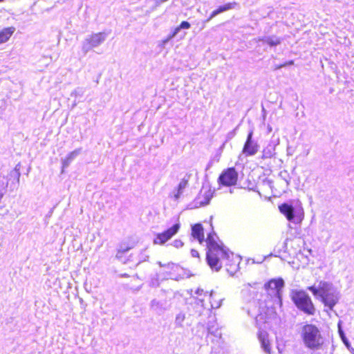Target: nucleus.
<instances>
[{"label":"nucleus","instance_id":"obj_1","mask_svg":"<svg viewBox=\"0 0 354 354\" xmlns=\"http://www.w3.org/2000/svg\"><path fill=\"white\" fill-rule=\"evenodd\" d=\"M207 245L206 259L208 265L218 271L230 250L224 245L214 232H209L205 239Z\"/></svg>","mask_w":354,"mask_h":354},{"label":"nucleus","instance_id":"obj_2","mask_svg":"<svg viewBox=\"0 0 354 354\" xmlns=\"http://www.w3.org/2000/svg\"><path fill=\"white\" fill-rule=\"evenodd\" d=\"M301 339L306 348L312 351H324L327 340L321 329L313 324L306 323L301 328Z\"/></svg>","mask_w":354,"mask_h":354},{"label":"nucleus","instance_id":"obj_3","mask_svg":"<svg viewBox=\"0 0 354 354\" xmlns=\"http://www.w3.org/2000/svg\"><path fill=\"white\" fill-rule=\"evenodd\" d=\"M277 316V313L274 308L271 306L262 309V310L256 317V323L259 328L258 337L261 343V346L263 350L268 353H270L271 344L268 339V333L264 330H261V324L268 323L271 320L276 319Z\"/></svg>","mask_w":354,"mask_h":354},{"label":"nucleus","instance_id":"obj_4","mask_svg":"<svg viewBox=\"0 0 354 354\" xmlns=\"http://www.w3.org/2000/svg\"><path fill=\"white\" fill-rule=\"evenodd\" d=\"M291 299L296 307L307 315H314L315 306L311 297L304 290H295L291 293Z\"/></svg>","mask_w":354,"mask_h":354},{"label":"nucleus","instance_id":"obj_5","mask_svg":"<svg viewBox=\"0 0 354 354\" xmlns=\"http://www.w3.org/2000/svg\"><path fill=\"white\" fill-rule=\"evenodd\" d=\"M203 290H197L198 294L203 295V297L200 298L199 300L202 302L203 306L216 309L221 306L223 297L219 293L212 290L205 292L203 295Z\"/></svg>","mask_w":354,"mask_h":354},{"label":"nucleus","instance_id":"obj_6","mask_svg":"<svg viewBox=\"0 0 354 354\" xmlns=\"http://www.w3.org/2000/svg\"><path fill=\"white\" fill-rule=\"evenodd\" d=\"M239 174L234 167L225 169L219 175L217 182L221 187H232L236 185Z\"/></svg>","mask_w":354,"mask_h":354},{"label":"nucleus","instance_id":"obj_7","mask_svg":"<svg viewBox=\"0 0 354 354\" xmlns=\"http://www.w3.org/2000/svg\"><path fill=\"white\" fill-rule=\"evenodd\" d=\"M180 228V224L176 223L163 232L156 234L153 239V243L154 245H163L178 232Z\"/></svg>","mask_w":354,"mask_h":354},{"label":"nucleus","instance_id":"obj_8","mask_svg":"<svg viewBox=\"0 0 354 354\" xmlns=\"http://www.w3.org/2000/svg\"><path fill=\"white\" fill-rule=\"evenodd\" d=\"M138 243V241L133 239L129 238L127 241L122 242L116 253V257L123 263H127L129 261H133V259H126L125 254L130 250L134 248Z\"/></svg>","mask_w":354,"mask_h":354},{"label":"nucleus","instance_id":"obj_9","mask_svg":"<svg viewBox=\"0 0 354 354\" xmlns=\"http://www.w3.org/2000/svg\"><path fill=\"white\" fill-rule=\"evenodd\" d=\"M284 286L283 280L281 278L272 279L264 285V289L268 295L280 297V292Z\"/></svg>","mask_w":354,"mask_h":354},{"label":"nucleus","instance_id":"obj_10","mask_svg":"<svg viewBox=\"0 0 354 354\" xmlns=\"http://www.w3.org/2000/svg\"><path fill=\"white\" fill-rule=\"evenodd\" d=\"M239 258L230 251L222 263V267H225L227 272H229L230 274L233 275L239 270Z\"/></svg>","mask_w":354,"mask_h":354},{"label":"nucleus","instance_id":"obj_11","mask_svg":"<svg viewBox=\"0 0 354 354\" xmlns=\"http://www.w3.org/2000/svg\"><path fill=\"white\" fill-rule=\"evenodd\" d=\"M252 135L253 131H250L242 149L243 153L247 156L254 155L259 150L258 145L252 140Z\"/></svg>","mask_w":354,"mask_h":354},{"label":"nucleus","instance_id":"obj_12","mask_svg":"<svg viewBox=\"0 0 354 354\" xmlns=\"http://www.w3.org/2000/svg\"><path fill=\"white\" fill-rule=\"evenodd\" d=\"M307 289L310 290L314 296H318L320 297L330 291L332 290V287L330 283L325 281H320L317 286L313 285L308 286Z\"/></svg>","mask_w":354,"mask_h":354},{"label":"nucleus","instance_id":"obj_13","mask_svg":"<svg viewBox=\"0 0 354 354\" xmlns=\"http://www.w3.org/2000/svg\"><path fill=\"white\" fill-rule=\"evenodd\" d=\"M320 299L324 306L328 307L330 310H332L333 307L338 302V297L333 290L320 297Z\"/></svg>","mask_w":354,"mask_h":354},{"label":"nucleus","instance_id":"obj_14","mask_svg":"<svg viewBox=\"0 0 354 354\" xmlns=\"http://www.w3.org/2000/svg\"><path fill=\"white\" fill-rule=\"evenodd\" d=\"M191 235L201 244L205 241L204 228L201 223H195L192 226Z\"/></svg>","mask_w":354,"mask_h":354},{"label":"nucleus","instance_id":"obj_15","mask_svg":"<svg viewBox=\"0 0 354 354\" xmlns=\"http://www.w3.org/2000/svg\"><path fill=\"white\" fill-rule=\"evenodd\" d=\"M237 6V3L235 1L228 2L225 3L224 5L219 6L216 9L214 10L209 17L207 18V21L211 20L212 18L218 15L221 12H224L228 11L230 10L234 9Z\"/></svg>","mask_w":354,"mask_h":354},{"label":"nucleus","instance_id":"obj_16","mask_svg":"<svg viewBox=\"0 0 354 354\" xmlns=\"http://www.w3.org/2000/svg\"><path fill=\"white\" fill-rule=\"evenodd\" d=\"M279 209L288 221H292L294 218V208L292 205L287 203H282L279 206Z\"/></svg>","mask_w":354,"mask_h":354},{"label":"nucleus","instance_id":"obj_17","mask_svg":"<svg viewBox=\"0 0 354 354\" xmlns=\"http://www.w3.org/2000/svg\"><path fill=\"white\" fill-rule=\"evenodd\" d=\"M105 39L104 34L103 32H98L92 35L90 38L87 40L89 48H93L100 45Z\"/></svg>","mask_w":354,"mask_h":354},{"label":"nucleus","instance_id":"obj_18","mask_svg":"<svg viewBox=\"0 0 354 354\" xmlns=\"http://www.w3.org/2000/svg\"><path fill=\"white\" fill-rule=\"evenodd\" d=\"M15 27L4 28L0 30V44L6 42L15 32Z\"/></svg>","mask_w":354,"mask_h":354},{"label":"nucleus","instance_id":"obj_19","mask_svg":"<svg viewBox=\"0 0 354 354\" xmlns=\"http://www.w3.org/2000/svg\"><path fill=\"white\" fill-rule=\"evenodd\" d=\"M259 40L270 46H276L281 43V39L277 37H262Z\"/></svg>","mask_w":354,"mask_h":354},{"label":"nucleus","instance_id":"obj_20","mask_svg":"<svg viewBox=\"0 0 354 354\" xmlns=\"http://www.w3.org/2000/svg\"><path fill=\"white\" fill-rule=\"evenodd\" d=\"M191 25L188 21H183L180 23V24L176 27L173 32L171 34L170 37H174L181 29H189Z\"/></svg>","mask_w":354,"mask_h":354},{"label":"nucleus","instance_id":"obj_21","mask_svg":"<svg viewBox=\"0 0 354 354\" xmlns=\"http://www.w3.org/2000/svg\"><path fill=\"white\" fill-rule=\"evenodd\" d=\"M190 175L188 176L187 178H183L180 181L178 185V193L180 194L183 190L187 186L189 183V178Z\"/></svg>","mask_w":354,"mask_h":354},{"label":"nucleus","instance_id":"obj_22","mask_svg":"<svg viewBox=\"0 0 354 354\" xmlns=\"http://www.w3.org/2000/svg\"><path fill=\"white\" fill-rule=\"evenodd\" d=\"M292 64H294V61L293 60H290V61L284 62V63H283L281 64H279V65H275L274 66V70L276 71V70L280 69L282 67H285V66H289V65H292Z\"/></svg>","mask_w":354,"mask_h":354},{"label":"nucleus","instance_id":"obj_23","mask_svg":"<svg viewBox=\"0 0 354 354\" xmlns=\"http://www.w3.org/2000/svg\"><path fill=\"white\" fill-rule=\"evenodd\" d=\"M190 252H191V255L193 258H196L198 259H200V254L197 250L192 249Z\"/></svg>","mask_w":354,"mask_h":354},{"label":"nucleus","instance_id":"obj_24","mask_svg":"<svg viewBox=\"0 0 354 354\" xmlns=\"http://www.w3.org/2000/svg\"><path fill=\"white\" fill-rule=\"evenodd\" d=\"M183 242L180 239H176L174 241V245L177 248L183 247Z\"/></svg>","mask_w":354,"mask_h":354},{"label":"nucleus","instance_id":"obj_25","mask_svg":"<svg viewBox=\"0 0 354 354\" xmlns=\"http://www.w3.org/2000/svg\"><path fill=\"white\" fill-rule=\"evenodd\" d=\"M3 194L0 192V201L3 198Z\"/></svg>","mask_w":354,"mask_h":354},{"label":"nucleus","instance_id":"obj_26","mask_svg":"<svg viewBox=\"0 0 354 354\" xmlns=\"http://www.w3.org/2000/svg\"><path fill=\"white\" fill-rule=\"evenodd\" d=\"M122 276H124V277H127V274H123Z\"/></svg>","mask_w":354,"mask_h":354},{"label":"nucleus","instance_id":"obj_27","mask_svg":"<svg viewBox=\"0 0 354 354\" xmlns=\"http://www.w3.org/2000/svg\"><path fill=\"white\" fill-rule=\"evenodd\" d=\"M4 1V0H0V2H2V1Z\"/></svg>","mask_w":354,"mask_h":354}]
</instances>
